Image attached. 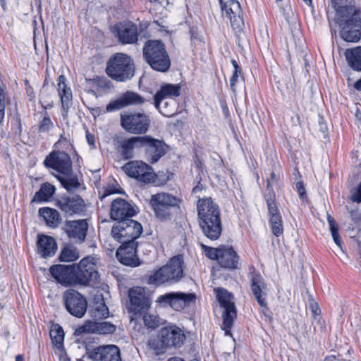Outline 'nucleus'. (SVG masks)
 Wrapping results in <instances>:
<instances>
[{
	"mask_svg": "<svg viewBox=\"0 0 361 361\" xmlns=\"http://www.w3.org/2000/svg\"><path fill=\"white\" fill-rule=\"evenodd\" d=\"M88 224L85 219L67 221L66 232L69 238L75 242L84 241L87 231Z\"/></svg>",
	"mask_w": 361,
	"mask_h": 361,
	"instance_id": "obj_27",
	"label": "nucleus"
},
{
	"mask_svg": "<svg viewBox=\"0 0 361 361\" xmlns=\"http://www.w3.org/2000/svg\"><path fill=\"white\" fill-rule=\"evenodd\" d=\"M116 326L108 322H97V321H86L83 325L78 327L75 331V335L81 336L84 334H113Z\"/></svg>",
	"mask_w": 361,
	"mask_h": 361,
	"instance_id": "obj_19",
	"label": "nucleus"
},
{
	"mask_svg": "<svg viewBox=\"0 0 361 361\" xmlns=\"http://www.w3.org/2000/svg\"><path fill=\"white\" fill-rule=\"evenodd\" d=\"M92 361H121L119 348L114 345H100L88 355Z\"/></svg>",
	"mask_w": 361,
	"mask_h": 361,
	"instance_id": "obj_20",
	"label": "nucleus"
},
{
	"mask_svg": "<svg viewBox=\"0 0 361 361\" xmlns=\"http://www.w3.org/2000/svg\"><path fill=\"white\" fill-rule=\"evenodd\" d=\"M231 63L233 66V73L230 79V87L231 90L233 92H236V83L238 82L239 79H243V75L242 73V70L240 67L238 66L237 61L234 59L231 60Z\"/></svg>",
	"mask_w": 361,
	"mask_h": 361,
	"instance_id": "obj_42",
	"label": "nucleus"
},
{
	"mask_svg": "<svg viewBox=\"0 0 361 361\" xmlns=\"http://www.w3.org/2000/svg\"><path fill=\"white\" fill-rule=\"evenodd\" d=\"M135 214L133 207L121 198L114 200L111 203L110 212L111 218L115 221H122V219H130Z\"/></svg>",
	"mask_w": 361,
	"mask_h": 361,
	"instance_id": "obj_25",
	"label": "nucleus"
},
{
	"mask_svg": "<svg viewBox=\"0 0 361 361\" xmlns=\"http://www.w3.org/2000/svg\"><path fill=\"white\" fill-rule=\"evenodd\" d=\"M57 178L62 184V185L68 190L71 191L78 189L80 187V183L76 178H67L57 176Z\"/></svg>",
	"mask_w": 361,
	"mask_h": 361,
	"instance_id": "obj_46",
	"label": "nucleus"
},
{
	"mask_svg": "<svg viewBox=\"0 0 361 361\" xmlns=\"http://www.w3.org/2000/svg\"><path fill=\"white\" fill-rule=\"evenodd\" d=\"M306 4L307 5H311L312 4V0H303Z\"/></svg>",
	"mask_w": 361,
	"mask_h": 361,
	"instance_id": "obj_59",
	"label": "nucleus"
},
{
	"mask_svg": "<svg viewBox=\"0 0 361 361\" xmlns=\"http://www.w3.org/2000/svg\"><path fill=\"white\" fill-rule=\"evenodd\" d=\"M128 297L134 311L143 310L150 305L145 289L142 287L136 286L130 288L128 291Z\"/></svg>",
	"mask_w": 361,
	"mask_h": 361,
	"instance_id": "obj_29",
	"label": "nucleus"
},
{
	"mask_svg": "<svg viewBox=\"0 0 361 361\" xmlns=\"http://www.w3.org/2000/svg\"><path fill=\"white\" fill-rule=\"evenodd\" d=\"M218 262L224 268L235 269L238 268V256L231 247H223Z\"/></svg>",
	"mask_w": 361,
	"mask_h": 361,
	"instance_id": "obj_33",
	"label": "nucleus"
},
{
	"mask_svg": "<svg viewBox=\"0 0 361 361\" xmlns=\"http://www.w3.org/2000/svg\"><path fill=\"white\" fill-rule=\"evenodd\" d=\"M331 3L338 18L361 14L360 9L354 6L355 0H331Z\"/></svg>",
	"mask_w": 361,
	"mask_h": 361,
	"instance_id": "obj_31",
	"label": "nucleus"
},
{
	"mask_svg": "<svg viewBox=\"0 0 361 361\" xmlns=\"http://www.w3.org/2000/svg\"><path fill=\"white\" fill-rule=\"evenodd\" d=\"M58 350L60 361H70L69 357H68L66 353L64 350V348H62L61 350Z\"/></svg>",
	"mask_w": 361,
	"mask_h": 361,
	"instance_id": "obj_53",
	"label": "nucleus"
},
{
	"mask_svg": "<svg viewBox=\"0 0 361 361\" xmlns=\"http://www.w3.org/2000/svg\"><path fill=\"white\" fill-rule=\"evenodd\" d=\"M197 215L203 233L212 240L218 239L222 231V224L217 204L211 197L199 200Z\"/></svg>",
	"mask_w": 361,
	"mask_h": 361,
	"instance_id": "obj_1",
	"label": "nucleus"
},
{
	"mask_svg": "<svg viewBox=\"0 0 361 361\" xmlns=\"http://www.w3.org/2000/svg\"><path fill=\"white\" fill-rule=\"evenodd\" d=\"M56 206L64 213L72 215L80 214L86 209L84 200L79 195L61 197L56 200Z\"/></svg>",
	"mask_w": 361,
	"mask_h": 361,
	"instance_id": "obj_21",
	"label": "nucleus"
},
{
	"mask_svg": "<svg viewBox=\"0 0 361 361\" xmlns=\"http://www.w3.org/2000/svg\"><path fill=\"white\" fill-rule=\"evenodd\" d=\"M296 188L298 190L299 197L302 200H304L306 198V191L305 188L304 187V185L302 182H297L296 184Z\"/></svg>",
	"mask_w": 361,
	"mask_h": 361,
	"instance_id": "obj_51",
	"label": "nucleus"
},
{
	"mask_svg": "<svg viewBox=\"0 0 361 361\" xmlns=\"http://www.w3.org/2000/svg\"><path fill=\"white\" fill-rule=\"evenodd\" d=\"M168 361H183V360L180 357H171L170 359L168 360Z\"/></svg>",
	"mask_w": 361,
	"mask_h": 361,
	"instance_id": "obj_57",
	"label": "nucleus"
},
{
	"mask_svg": "<svg viewBox=\"0 0 361 361\" xmlns=\"http://www.w3.org/2000/svg\"><path fill=\"white\" fill-rule=\"evenodd\" d=\"M63 299L66 309L73 316L81 318L87 308L86 299L78 291L68 289L63 293Z\"/></svg>",
	"mask_w": 361,
	"mask_h": 361,
	"instance_id": "obj_13",
	"label": "nucleus"
},
{
	"mask_svg": "<svg viewBox=\"0 0 361 361\" xmlns=\"http://www.w3.org/2000/svg\"><path fill=\"white\" fill-rule=\"evenodd\" d=\"M145 325L149 329H156L160 324V318L155 314L146 312L143 316Z\"/></svg>",
	"mask_w": 361,
	"mask_h": 361,
	"instance_id": "obj_45",
	"label": "nucleus"
},
{
	"mask_svg": "<svg viewBox=\"0 0 361 361\" xmlns=\"http://www.w3.org/2000/svg\"><path fill=\"white\" fill-rule=\"evenodd\" d=\"M74 275L76 285L88 286L96 283L99 273L95 258L89 256L81 259L76 267L74 266Z\"/></svg>",
	"mask_w": 361,
	"mask_h": 361,
	"instance_id": "obj_8",
	"label": "nucleus"
},
{
	"mask_svg": "<svg viewBox=\"0 0 361 361\" xmlns=\"http://www.w3.org/2000/svg\"><path fill=\"white\" fill-rule=\"evenodd\" d=\"M49 92V87L45 85V84L43 85L42 89L41 90L40 94H39V99L40 102H46L45 99L47 97Z\"/></svg>",
	"mask_w": 361,
	"mask_h": 361,
	"instance_id": "obj_52",
	"label": "nucleus"
},
{
	"mask_svg": "<svg viewBox=\"0 0 361 361\" xmlns=\"http://www.w3.org/2000/svg\"><path fill=\"white\" fill-rule=\"evenodd\" d=\"M118 41L123 44H134L138 39L137 25L133 23H120L116 26Z\"/></svg>",
	"mask_w": 361,
	"mask_h": 361,
	"instance_id": "obj_30",
	"label": "nucleus"
},
{
	"mask_svg": "<svg viewBox=\"0 0 361 361\" xmlns=\"http://www.w3.org/2000/svg\"><path fill=\"white\" fill-rule=\"evenodd\" d=\"M122 169L129 177L144 183H153L156 178L152 168L142 161H128Z\"/></svg>",
	"mask_w": 361,
	"mask_h": 361,
	"instance_id": "obj_12",
	"label": "nucleus"
},
{
	"mask_svg": "<svg viewBox=\"0 0 361 361\" xmlns=\"http://www.w3.org/2000/svg\"><path fill=\"white\" fill-rule=\"evenodd\" d=\"M143 136L132 137L121 142V153L125 159H129L134 156V149L142 148Z\"/></svg>",
	"mask_w": 361,
	"mask_h": 361,
	"instance_id": "obj_34",
	"label": "nucleus"
},
{
	"mask_svg": "<svg viewBox=\"0 0 361 361\" xmlns=\"http://www.w3.org/2000/svg\"><path fill=\"white\" fill-rule=\"evenodd\" d=\"M341 37L348 42H357L361 36V14L338 18Z\"/></svg>",
	"mask_w": 361,
	"mask_h": 361,
	"instance_id": "obj_11",
	"label": "nucleus"
},
{
	"mask_svg": "<svg viewBox=\"0 0 361 361\" xmlns=\"http://www.w3.org/2000/svg\"><path fill=\"white\" fill-rule=\"evenodd\" d=\"M145 102V99L137 93L126 92L116 99L109 102L106 108L107 112L115 111L131 105H140Z\"/></svg>",
	"mask_w": 361,
	"mask_h": 361,
	"instance_id": "obj_23",
	"label": "nucleus"
},
{
	"mask_svg": "<svg viewBox=\"0 0 361 361\" xmlns=\"http://www.w3.org/2000/svg\"><path fill=\"white\" fill-rule=\"evenodd\" d=\"M280 179V175L275 172H271L270 177L267 179V193L273 190L272 185L277 184Z\"/></svg>",
	"mask_w": 361,
	"mask_h": 361,
	"instance_id": "obj_50",
	"label": "nucleus"
},
{
	"mask_svg": "<svg viewBox=\"0 0 361 361\" xmlns=\"http://www.w3.org/2000/svg\"><path fill=\"white\" fill-rule=\"evenodd\" d=\"M180 200L168 192H159L151 195L149 204L155 217L161 221H166L172 218V209L178 207Z\"/></svg>",
	"mask_w": 361,
	"mask_h": 361,
	"instance_id": "obj_6",
	"label": "nucleus"
},
{
	"mask_svg": "<svg viewBox=\"0 0 361 361\" xmlns=\"http://www.w3.org/2000/svg\"><path fill=\"white\" fill-rule=\"evenodd\" d=\"M37 247V252L41 257L44 258L50 257L55 255L57 244L54 238L46 235H40L38 236Z\"/></svg>",
	"mask_w": 361,
	"mask_h": 361,
	"instance_id": "obj_32",
	"label": "nucleus"
},
{
	"mask_svg": "<svg viewBox=\"0 0 361 361\" xmlns=\"http://www.w3.org/2000/svg\"><path fill=\"white\" fill-rule=\"evenodd\" d=\"M106 74L113 80L123 82L130 79L135 74V66L132 59L123 53L114 54L108 61Z\"/></svg>",
	"mask_w": 361,
	"mask_h": 361,
	"instance_id": "obj_5",
	"label": "nucleus"
},
{
	"mask_svg": "<svg viewBox=\"0 0 361 361\" xmlns=\"http://www.w3.org/2000/svg\"><path fill=\"white\" fill-rule=\"evenodd\" d=\"M53 128H54V123L51 120L47 112H45L44 114L43 118L39 122V131L41 133H47V132H49Z\"/></svg>",
	"mask_w": 361,
	"mask_h": 361,
	"instance_id": "obj_47",
	"label": "nucleus"
},
{
	"mask_svg": "<svg viewBox=\"0 0 361 361\" xmlns=\"http://www.w3.org/2000/svg\"><path fill=\"white\" fill-rule=\"evenodd\" d=\"M47 167L51 168L59 173L68 176L72 171V161L70 156L64 152H52L44 161Z\"/></svg>",
	"mask_w": 361,
	"mask_h": 361,
	"instance_id": "obj_16",
	"label": "nucleus"
},
{
	"mask_svg": "<svg viewBox=\"0 0 361 361\" xmlns=\"http://www.w3.org/2000/svg\"><path fill=\"white\" fill-rule=\"evenodd\" d=\"M142 148L145 149V157L151 164L157 162L167 150L166 145L161 140L149 136H143Z\"/></svg>",
	"mask_w": 361,
	"mask_h": 361,
	"instance_id": "obj_17",
	"label": "nucleus"
},
{
	"mask_svg": "<svg viewBox=\"0 0 361 361\" xmlns=\"http://www.w3.org/2000/svg\"><path fill=\"white\" fill-rule=\"evenodd\" d=\"M55 192V187L50 183H46L41 185L39 191H37L32 201L46 202L48 201Z\"/></svg>",
	"mask_w": 361,
	"mask_h": 361,
	"instance_id": "obj_38",
	"label": "nucleus"
},
{
	"mask_svg": "<svg viewBox=\"0 0 361 361\" xmlns=\"http://www.w3.org/2000/svg\"><path fill=\"white\" fill-rule=\"evenodd\" d=\"M39 215L44 219L46 224L51 228L57 227L61 220L59 212L56 209L49 207L40 208Z\"/></svg>",
	"mask_w": 361,
	"mask_h": 361,
	"instance_id": "obj_35",
	"label": "nucleus"
},
{
	"mask_svg": "<svg viewBox=\"0 0 361 361\" xmlns=\"http://www.w3.org/2000/svg\"><path fill=\"white\" fill-rule=\"evenodd\" d=\"M57 90L61 102L62 116L66 118L68 111L72 104V90L66 83V78L63 75L59 76L57 79Z\"/></svg>",
	"mask_w": 361,
	"mask_h": 361,
	"instance_id": "obj_26",
	"label": "nucleus"
},
{
	"mask_svg": "<svg viewBox=\"0 0 361 361\" xmlns=\"http://www.w3.org/2000/svg\"><path fill=\"white\" fill-rule=\"evenodd\" d=\"M143 56L147 63L154 71L166 72L171 61L164 44L158 40H149L143 47Z\"/></svg>",
	"mask_w": 361,
	"mask_h": 361,
	"instance_id": "obj_4",
	"label": "nucleus"
},
{
	"mask_svg": "<svg viewBox=\"0 0 361 361\" xmlns=\"http://www.w3.org/2000/svg\"><path fill=\"white\" fill-rule=\"evenodd\" d=\"M272 233L276 236L281 235L283 232V221L281 214L269 218Z\"/></svg>",
	"mask_w": 361,
	"mask_h": 361,
	"instance_id": "obj_44",
	"label": "nucleus"
},
{
	"mask_svg": "<svg viewBox=\"0 0 361 361\" xmlns=\"http://www.w3.org/2000/svg\"><path fill=\"white\" fill-rule=\"evenodd\" d=\"M183 259L182 256H175L164 266L148 275V284L160 286L164 283H174L183 277Z\"/></svg>",
	"mask_w": 361,
	"mask_h": 361,
	"instance_id": "obj_2",
	"label": "nucleus"
},
{
	"mask_svg": "<svg viewBox=\"0 0 361 361\" xmlns=\"http://www.w3.org/2000/svg\"><path fill=\"white\" fill-rule=\"evenodd\" d=\"M201 247L204 250L205 255L211 259H216L218 261L219 255L223 249L222 247L214 248L211 247L206 246L203 244H201Z\"/></svg>",
	"mask_w": 361,
	"mask_h": 361,
	"instance_id": "obj_48",
	"label": "nucleus"
},
{
	"mask_svg": "<svg viewBox=\"0 0 361 361\" xmlns=\"http://www.w3.org/2000/svg\"><path fill=\"white\" fill-rule=\"evenodd\" d=\"M354 87L357 90H359V91H361V79L357 80L355 85H354Z\"/></svg>",
	"mask_w": 361,
	"mask_h": 361,
	"instance_id": "obj_56",
	"label": "nucleus"
},
{
	"mask_svg": "<svg viewBox=\"0 0 361 361\" xmlns=\"http://www.w3.org/2000/svg\"><path fill=\"white\" fill-rule=\"evenodd\" d=\"M250 287L252 294L258 304L263 308V313L268 310L266 302L267 295V286L265 283L261 274L256 271L253 267L250 268Z\"/></svg>",
	"mask_w": 361,
	"mask_h": 361,
	"instance_id": "obj_14",
	"label": "nucleus"
},
{
	"mask_svg": "<svg viewBox=\"0 0 361 361\" xmlns=\"http://www.w3.org/2000/svg\"><path fill=\"white\" fill-rule=\"evenodd\" d=\"M223 11L230 19L234 29H240L243 25L242 10L239 2L236 0H228L223 6Z\"/></svg>",
	"mask_w": 361,
	"mask_h": 361,
	"instance_id": "obj_28",
	"label": "nucleus"
},
{
	"mask_svg": "<svg viewBox=\"0 0 361 361\" xmlns=\"http://www.w3.org/2000/svg\"><path fill=\"white\" fill-rule=\"evenodd\" d=\"M215 291L216 298L221 307L224 308L222 329L225 331L226 335H230V329L232 327L233 320L236 317V308L233 302V297L224 288H217Z\"/></svg>",
	"mask_w": 361,
	"mask_h": 361,
	"instance_id": "obj_9",
	"label": "nucleus"
},
{
	"mask_svg": "<svg viewBox=\"0 0 361 361\" xmlns=\"http://www.w3.org/2000/svg\"><path fill=\"white\" fill-rule=\"evenodd\" d=\"M16 361H24L23 356V355H18L16 357Z\"/></svg>",
	"mask_w": 361,
	"mask_h": 361,
	"instance_id": "obj_58",
	"label": "nucleus"
},
{
	"mask_svg": "<svg viewBox=\"0 0 361 361\" xmlns=\"http://www.w3.org/2000/svg\"><path fill=\"white\" fill-rule=\"evenodd\" d=\"M345 56L348 65L353 69L361 71V47L346 49Z\"/></svg>",
	"mask_w": 361,
	"mask_h": 361,
	"instance_id": "obj_36",
	"label": "nucleus"
},
{
	"mask_svg": "<svg viewBox=\"0 0 361 361\" xmlns=\"http://www.w3.org/2000/svg\"><path fill=\"white\" fill-rule=\"evenodd\" d=\"M327 220L329 224V228L335 243L341 248L342 241L338 233V226L334 219L327 214Z\"/></svg>",
	"mask_w": 361,
	"mask_h": 361,
	"instance_id": "obj_43",
	"label": "nucleus"
},
{
	"mask_svg": "<svg viewBox=\"0 0 361 361\" xmlns=\"http://www.w3.org/2000/svg\"><path fill=\"white\" fill-rule=\"evenodd\" d=\"M195 300V295L193 293L176 292L159 295L156 302L159 304L169 305L173 310L179 311L194 302Z\"/></svg>",
	"mask_w": 361,
	"mask_h": 361,
	"instance_id": "obj_15",
	"label": "nucleus"
},
{
	"mask_svg": "<svg viewBox=\"0 0 361 361\" xmlns=\"http://www.w3.org/2000/svg\"><path fill=\"white\" fill-rule=\"evenodd\" d=\"M5 93L2 87H0V126L3 124L5 116Z\"/></svg>",
	"mask_w": 361,
	"mask_h": 361,
	"instance_id": "obj_49",
	"label": "nucleus"
},
{
	"mask_svg": "<svg viewBox=\"0 0 361 361\" xmlns=\"http://www.w3.org/2000/svg\"><path fill=\"white\" fill-rule=\"evenodd\" d=\"M90 314L94 321L105 319L109 317V308L104 303L103 299H99L94 302L90 310Z\"/></svg>",
	"mask_w": 361,
	"mask_h": 361,
	"instance_id": "obj_37",
	"label": "nucleus"
},
{
	"mask_svg": "<svg viewBox=\"0 0 361 361\" xmlns=\"http://www.w3.org/2000/svg\"><path fill=\"white\" fill-rule=\"evenodd\" d=\"M310 309L314 315H319L321 312L318 304L316 302H312L310 304Z\"/></svg>",
	"mask_w": 361,
	"mask_h": 361,
	"instance_id": "obj_54",
	"label": "nucleus"
},
{
	"mask_svg": "<svg viewBox=\"0 0 361 361\" xmlns=\"http://www.w3.org/2000/svg\"><path fill=\"white\" fill-rule=\"evenodd\" d=\"M137 243H121L116 250V257L118 261L124 265L133 267L140 264V259L136 255Z\"/></svg>",
	"mask_w": 361,
	"mask_h": 361,
	"instance_id": "obj_18",
	"label": "nucleus"
},
{
	"mask_svg": "<svg viewBox=\"0 0 361 361\" xmlns=\"http://www.w3.org/2000/svg\"><path fill=\"white\" fill-rule=\"evenodd\" d=\"M52 343L57 350L63 348L64 333L63 329L58 324L54 325L49 332Z\"/></svg>",
	"mask_w": 361,
	"mask_h": 361,
	"instance_id": "obj_39",
	"label": "nucleus"
},
{
	"mask_svg": "<svg viewBox=\"0 0 361 361\" xmlns=\"http://www.w3.org/2000/svg\"><path fill=\"white\" fill-rule=\"evenodd\" d=\"M53 278L63 286L76 285L74 275V265H53L49 269Z\"/></svg>",
	"mask_w": 361,
	"mask_h": 361,
	"instance_id": "obj_22",
	"label": "nucleus"
},
{
	"mask_svg": "<svg viewBox=\"0 0 361 361\" xmlns=\"http://www.w3.org/2000/svg\"><path fill=\"white\" fill-rule=\"evenodd\" d=\"M180 86L178 84H164L161 86L159 91L154 96V106L165 116H171L173 114L169 111H161L160 110L161 102L165 99H172L178 97L180 94Z\"/></svg>",
	"mask_w": 361,
	"mask_h": 361,
	"instance_id": "obj_24",
	"label": "nucleus"
},
{
	"mask_svg": "<svg viewBox=\"0 0 361 361\" xmlns=\"http://www.w3.org/2000/svg\"><path fill=\"white\" fill-rule=\"evenodd\" d=\"M149 125V117L144 113L121 114V127L131 134H145Z\"/></svg>",
	"mask_w": 361,
	"mask_h": 361,
	"instance_id": "obj_10",
	"label": "nucleus"
},
{
	"mask_svg": "<svg viewBox=\"0 0 361 361\" xmlns=\"http://www.w3.org/2000/svg\"><path fill=\"white\" fill-rule=\"evenodd\" d=\"M78 250L71 245H66L61 250L59 259L61 262H73L79 258Z\"/></svg>",
	"mask_w": 361,
	"mask_h": 361,
	"instance_id": "obj_40",
	"label": "nucleus"
},
{
	"mask_svg": "<svg viewBox=\"0 0 361 361\" xmlns=\"http://www.w3.org/2000/svg\"><path fill=\"white\" fill-rule=\"evenodd\" d=\"M265 200L268 207L269 217L279 215L280 212L276 203L274 190H270L269 192L265 194Z\"/></svg>",
	"mask_w": 361,
	"mask_h": 361,
	"instance_id": "obj_41",
	"label": "nucleus"
},
{
	"mask_svg": "<svg viewBox=\"0 0 361 361\" xmlns=\"http://www.w3.org/2000/svg\"><path fill=\"white\" fill-rule=\"evenodd\" d=\"M142 232V225L130 219L116 221L111 231V237L120 243L134 242Z\"/></svg>",
	"mask_w": 361,
	"mask_h": 361,
	"instance_id": "obj_7",
	"label": "nucleus"
},
{
	"mask_svg": "<svg viewBox=\"0 0 361 361\" xmlns=\"http://www.w3.org/2000/svg\"><path fill=\"white\" fill-rule=\"evenodd\" d=\"M185 340V336L180 328L176 326H168L159 331L157 339L149 341V345L157 354H161L169 348L180 347Z\"/></svg>",
	"mask_w": 361,
	"mask_h": 361,
	"instance_id": "obj_3",
	"label": "nucleus"
},
{
	"mask_svg": "<svg viewBox=\"0 0 361 361\" xmlns=\"http://www.w3.org/2000/svg\"><path fill=\"white\" fill-rule=\"evenodd\" d=\"M86 138L88 144L92 147H95V138L92 134L87 133Z\"/></svg>",
	"mask_w": 361,
	"mask_h": 361,
	"instance_id": "obj_55",
	"label": "nucleus"
},
{
	"mask_svg": "<svg viewBox=\"0 0 361 361\" xmlns=\"http://www.w3.org/2000/svg\"><path fill=\"white\" fill-rule=\"evenodd\" d=\"M196 190H197V188H193V192H195L196 191Z\"/></svg>",
	"mask_w": 361,
	"mask_h": 361,
	"instance_id": "obj_60",
	"label": "nucleus"
}]
</instances>
